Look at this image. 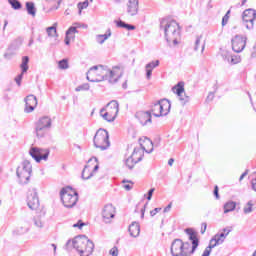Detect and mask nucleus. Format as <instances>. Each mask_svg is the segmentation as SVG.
Returning a JSON list of instances; mask_svg holds the SVG:
<instances>
[{"label":"nucleus","instance_id":"1","mask_svg":"<svg viewBox=\"0 0 256 256\" xmlns=\"http://www.w3.org/2000/svg\"><path fill=\"white\" fill-rule=\"evenodd\" d=\"M123 76V71L119 66L109 69L107 66L98 65L93 66L87 72L86 79L91 83H99L101 81H108V83H117Z\"/></svg>","mask_w":256,"mask_h":256},{"label":"nucleus","instance_id":"2","mask_svg":"<svg viewBox=\"0 0 256 256\" xmlns=\"http://www.w3.org/2000/svg\"><path fill=\"white\" fill-rule=\"evenodd\" d=\"M186 235L190 241H192V246L189 242H183L181 239H175L171 245L172 256H191L197 248L199 247V238L193 229L188 228L185 230Z\"/></svg>","mask_w":256,"mask_h":256},{"label":"nucleus","instance_id":"3","mask_svg":"<svg viewBox=\"0 0 256 256\" xmlns=\"http://www.w3.org/2000/svg\"><path fill=\"white\" fill-rule=\"evenodd\" d=\"M73 247L80 256L93 255L95 244L87 236H76L73 240H68L66 243V249Z\"/></svg>","mask_w":256,"mask_h":256},{"label":"nucleus","instance_id":"4","mask_svg":"<svg viewBox=\"0 0 256 256\" xmlns=\"http://www.w3.org/2000/svg\"><path fill=\"white\" fill-rule=\"evenodd\" d=\"M160 29L163 30L167 43H173V45H179V37L181 30L179 23L171 18H164L160 22Z\"/></svg>","mask_w":256,"mask_h":256},{"label":"nucleus","instance_id":"5","mask_svg":"<svg viewBox=\"0 0 256 256\" xmlns=\"http://www.w3.org/2000/svg\"><path fill=\"white\" fill-rule=\"evenodd\" d=\"M60 197L66 209H73L77 205V201H79V194L71 187L62 188Z\"/></svg>","mask_w":256,"mask_h":256},{"label":"nucleus","instance_id":"6","mask_svg":"<svg viewBox=\"0 0 256 256\" xmlns=\"http://www.w3.org/2000/svg\"><path fill=\"white\" fill-rule=\"evenodd\" d=\"M31 173H33V166L30 161L25 160L16 170L19 183H21V185H27L29 179H31Z\"/></svg>","mask_w":256,"mask_h":256},{"label":"nucleus","instance_id":"7","mask_svg":"<svg viewBox=\"0 0 256 256\" xmlns=\"http://www.w3.org/2000/svg\"><path fill=\"white\" fill-rule=\"evenodd\" d=\"M152 115L154 117H165L171 111V102L168 99H161L152 104Z\"/></svg>","mask_w":256,"mask_h":256},{"label":"nucleus","instance_id":"8","mask_svg":"<svg viewBox=\"0 0 256 256\" xmlns=\"http://www.w3.org/2000/svg\"><path fill=\"white\" fill-rule=\"evenodd\" d=\"M93 143L96 149L106 151L108 147H111V142L109 141V132H107L105 129H99L94 136Z\"/></svg>","mask_w":256,"mask_h":256},{"label":"nucleus","instance_id":"9","mask_svg":"<svg viewBox=\"0 0 256 256\" xmlns=\"http://www.w3.org/2000/svg\"><path fill=\"white\" fill-rule=\"evenodd\" d=\"M99 160L97 157H92L88 160L87 165L82 170V179H91L99 171Z\"/></svg>","mask_w":256,"mask_h":256},{"label":"nucleus","instance_id":"10","mask_svg":"<svg viewBox=\"0 0 256 256\" xmlns=\"http://www.w3.org/2000/svg\"><path fill=\"white\" fill-rule=\"evenodd\" d=\"M256 20V10L255 9H246L242 14V23L248 31H253L255 27Z\"/></svg>","mask_w":256,"mask_h":256},{"label":"nucleus","instance_id":"11","mask_svg":"<svg viewBox=\"0 0 256 256\" xmlns=\"http://www.w3.org/2000/svg\"><path fill=\"white\" fill-rule=\"evenodd\" d=\"M232 49L235 53H241L247 46V37L242 35H236L231 40Z\"/></svg>","mask_w":256,"mask_h":256},{"label":"nucleus","instance_id":"12","mask_svg":"<svg viewBox=\"0 0 256 256\" xmlns=\"http://www.w3.org/2000/svg\"><path fill=\"white\" fill-rule=\"evenodd\" d=\"M27 205L29 209H32V211L39 209L40 203H39V195L37 194V189L32 188L28 191Z\"/></svg>","mask_w":256,"mask_h":256},{"label":"nucleus","instance_id":"13","mask_svg":"<svg viewBox=\"0 0 256 256\" xmlns=\"http://www.w3.org/2000/svg\"><path fill=\"white\" fill-rule=\"evenodd\" d=\"M173 93H176L178 99L182 105H187L189 103L190 98L187 95L183 96L185 93V84L183 82H179L176 86L172 88Z\"/></svg>","mask_w":256,"mask_h":256},{"label":"nucleus","instance_id":"14","mask_svg":"<svg viewBox=\"0 0 256 256\" xmlns=\"http://www.w3.org/2000/svg\"><path fill=\"white\" fill-rule=\"evenodd\" d=\"M231 233V228H224L223 232L220 234H216L211 240L210 244L212 247H218V245H223L225 243V239H227V236Z\"/></svg>","mask_w":256,"mask_h":256},{"label":"nucleus","instance_id":"15","mask_svg":"<svg viewBox=\"0 0 256 256\" xmlns=\"http://www.w3.org/2000/svg\"><path fill=\"white\" fill-rule=\"evenodd\" d=\"M102 217L105 223H111V219L115 217V208L113 204H107L102 211Z\"/></svg>","mask_w":256,"mask_h":256},{"label":"nucleus","instance_id":"16","mask_svg":"<svg viewBox=\"0 0 256 256\" xmlns=\"http://www.w3.org/2000/svg\"><path fill=\"white\" fill-rule=\"evenodd\" d=\"M25 113H33L37 107V97L35 95H28L25 98Z\"/></svg>","mask_w":256,"mask_h":256},{"label":"nucleus","instance_id":"17","mask_svg":"<svg viewBox=\"0 0 256 256\" xmlns=\"http://www.w3.org/2000/svg\"><path fill=\"white\" fill-rule=\"evenodd\" d=\"M135 117L143 126L151 124V112L149 111H139Z\"/></svg>","mask_w":256,"mask_h":256},{"label":"nucleus","instance_id":"18","mask_svg":"<svg viewBox=\"0 0 256 256\" xmlns=\"http://www.w3.org/2000/svg\"><path fill=\"white\" fill-rule=\"evenodd\" d=\"M127 13L131 17H135L139 13V0H128Z\"/></svg>","mask_w":256,"mask_h":256},{"label":"nucleus","instance_id":"19","mask_svg":"<svg viewBox=\"0 0 256 256\" xmlns=\"http://www.w3.org/2000/svg\"><path fill=\"white\" fill-rule=\"evenodd\" d=\"M104 109L117 119V115L119 114V102H117V100H112L104 107Z\"/></svg>","mask_w":256,"mask_h":256},{"label":"nucleus","instance_id":"20","mask_svg":"<svg viewBox=\"0 0 256 256\" xmlns=\"http://www.w3.org/2000/svg\"><path fill=\"white\" fill-rule=\"evenodd\" d=\"M140 148L146 153H153V141L149 138L140 139Z\"/></svg>","mask_w":256,"mask_h":256},{"label":"nucleus","instance_id":"21","mask_svg":"<svg viewBox=\"0 0 256 256\" xmlns=\"http://www.w3.org/2000/svg\"><path fill=\"white\" fill-rule=\"evenodd\" d=\"M38 127H44L46 129H51L53 125V120H51V117L49 116H43L39 118V120L35 124Z\"/></svg>","mask_w":256,"mask_h":256},{"label":"nucleus","instance_id":"22","mask_svg":"<svg viewBox=\"0 0 256 256\" xmlns=\"http://www.w3.org/2000/svg\"><path fill=\"white\" fill-rule=\"evenodd\" d=\"M128 231L131 237H139V234L141 233V226L139 225V222H132L128 228Z\"/></svg>","mask_w":256,"mask_h":256},{"label":"nucleus","instance_id":"23","mask_svg":"<svg viewBox=\"0 0 256 256\" xmlns=\"http://www.w3.org/2000/svg\"><path fill=\"white\" fill-rule=\"evenodd\" d=\"M144 154H145V151L140 146L138 148H134V151L130 157L134 160V162L139 163V161L143 160Z\"/></svg>","mask_w":256,"mask_h":256},{"label":"nucleus","instance_id":"24","mask_svg":"<svg viewBox=\"0 0 256 256\" xmlns=\"http://www.w3.org/2000/svg\"><path fill=\"white\" fill-rule=\"evenodd\" d=\"M156 67H159V60L152 61L145 66V71H146V78L149 80L151 79V75L153 74V69Z\"/></svg>","mask_w":256,"mask_h":256},{"label":"nucleus","instance_id":"25","mask_svg":"<svg viewBox=\"0 0 256 256\" xmlns=\"http://www.w3.org/2000/svg\"><path fill=\"white\" fill-rule=\"evenodd\" d=\"M100 117H102V119H104V121H107L108 123H113V121H115L116 119L115 116L110 112L106 111L105 108H102L100 110Z\"/></svg>","mask_w":256,"mask_h":256},{"label":"nucleus","instance_id":"26","mask_svg":"<svg viewBox=\"0 0 256 256\" xmlns=\"http://www.w3.org/2000/svg\"><path fill=\"white\" fill-rule=\"evenodd\" d=\"M35 133L38 139H43V137H47L49 133V128H44L42 126L35 125Z\"/></svg>","mask_w":256,"mask_h":256},{"label":"nucleus","instance_id":"27","mask_svg":"<svg viewBox=\"0 0 256 256\" xmlns=\"http://www.w3.org/2000/svg\"><path fill=\"white\" fill-rule=\"evenodd\" d=\"M46 33L48 37H54L55 41H57V38L59 37V34L57 33V23H54L53 26L46 28Z\"/></svg>","mask_w":256,"mask_h":256},{"label":"nucleus","instance_id":"28","mask_svg":"<svg viewBox=\"0 0 256 256\" xmlns=\"http://www.w3.org/2000/svg\"><path fill=\"white\" fill-rule=\"evenodd\" d=\"M33 225L36 229H43L45 227V220L41 215L35 216L33 218Z\"/></svg>","mask_w":256,"mask_h":256},{"label":"nucleus","instance_id":"29","mask_svg":"<svg viewBox=\"0 0 256 256\" xmlns=\"http://www.w3.org/2000/svg\"><path fill=\"white\" fill-rule=\"evenodd\" d=\"M26 11H27L28 15L35 17V15H37V8H35V3L26 2Z\"/></svg>","mask_w":256,"mask_h":256},{"label":"nucleus","instance_id":"30","mask_svg":"<svg viewBox=\"0 0 256 256\" xmlns=\"http://www.w3.org/2000/svg\"><path fill=\"white\" fill-rule=\"evenodd\" d=\"M49 159V149H41L38 154V163H41V161H47Z\"/></svg>","mask_w":256,"mask_h":256},{"label":"nucleus","instance_id":"31","mask_svg":"<svg viewBox=\"0 0 256 256\" xmlns=\"http://www.w3.org/2000/svg\"><path fill=\"white\" fill-rule=\"evenodd\" d=\"M110 36H111V30H108L107 34H99V35H97L96 36V41L100 45H103V43H105V41H107Z\"/></svg>","mask_w":256,"mask_h":256},{"label":"nucleus","instance_id":"32","mask_svg":"<svg viewBox=\"0 0 256 256\" xmlns=\"http://www.w3.org/2000/svg\"><path fill=\"white\" fill-rule=\"evenodd\" d=\"M76 33H79V32L77 31V27L71 26V27L66 31V37H67L68 39H71L72 41H74V40H75V34H76Z\"/></svg>","mask_w":256,"mask_h":256},{"label":"nucleus","instance_id":"33","mask_svg":"<svg viewBox=\"0 0 256 256\" xmlns=\"http://www.w3.org/2000/svg\"><path fill=\"white\" fill-rule=\"evenodd\" d=\"M235 207L237 204L233 201H229L224 204V213H231V211H235Z\"/></svg>","mask_w":256,"mask_h":256},{"label":"nucleus","instance_id":"34","mask_svg":"<svg viewBox=\"0 0 256 256\" xmlns=\"http://www.w3.org/2000/svg\"><path fill=\"white\" fill-rule=\"evenodd\" d=\"M22 73H27V71H29V57L28 56H24L22 58V63L20 65Z\"/></svg>","mask_w":256,"mask_h":256},{"label":"nucleus","instance_id":"35","mask_svg":"<svg viewBox=\"0 0 256 256\" xmlns=\"http://www.w3.org/2000/svg\"><path fill=\"white\" fill-rule=\"evenodd\" d=\"M41 151V148H37V147H32L30 148V155L33 159H35V161L38 163L39 160V153Z\"/></svg>","mask_w":256,"mask_h":256},{"label":"nucleus","instance_id":"36","mask_svg":"<svg viewBox=\"0 0 256 256\" xmlns=\"http://www.w3.org/2000/svg\"><path fill=\"white\" fill-rule=\"evenodd\" d=\"M227 61L232 65H237V63H241V56L239 55H232L227 58Z\"/></svg>","mask_w":256,"mask_h":256},{"label":"nucleus","instance_id":"37","mask_svg":"<svg viewBox=\"0 0 256 256\" xmlns=\"http://www.w3.org/2000/svg\"><path fill=\"white\" fill-rule=\"evenodd\" d=\"M243 211L245 215H249V213H253V200H250L247 202V204L243 208Z\"/></svg>","mask_w":256,"mask_h":256},{"label":"nucleus","instance_id":"38","mask_svg":"<svg viewBox=\"0 0 256 256\" xmlns=\"http://www.w3.org/2000/svg\"><path fill=\"white\" fill-rule=\"evenodd\" d=\"M79 12L78 14L81 15L83 9H87V7H89V0H85L84 2H80L77 5Z\"/></svg>","mask_w":256,"mask_h":256},{"label":"nucleus","instance_id":"39","mask_svg":"<svg viewBox=\"0 0 256 256\" xmlns=\"http://www.w3.org/2000/svg\"><path fill=\"white\" fill-rule=\"evenodd\" d=\"M125 165L128 167V169H133V167L137 165V162H135V160L130 156L128 159H126Z\"/></svg>","mask_w":256,"mask_h":256},{"label":"nucleus","instance_id":"40","mask_svg":"<svg viewBox=\"0 0 256 256\" xmlns=\"http://www.w3.org/2000/svg\"><path fill=\"white\" fill-rule=\"evenodd\" d=\"M122 183H123V189H125V191H131V189H133V182L123 180Z\"/></svg>","mask_w":256,"mask_h":256},{"label":"nucleus","instance_id":"41","mask_svg":"<svg viewBox=\"0 0 256 256\" xmlns=\"http://www.w3.org/2000/svg\"><path fill=\"white\" fill-rule=\"evenodd\" d=\"M215 249V247L209 242V245L205 248L204 252L201 256H209L211 255V251Z\"/></svg>","mask_w":256,"mask_h":256},{"label":"nucleus","instance_id":"42","mask_svg":"<svg viewBox=\"0 0 256 256\" xmlns=\"http://www.w3.org/2000/svg\"><path fill=\"white\" fill-rule=\"evenodd\" d=\"M58 68L59 69H69V62L67 60L63 59L58 62Z\"/></svg>","mask_w":256,"mask_h":256},{"label":"nucleus","instance_id":"43","mask_svg":"<svg viewBox=\"0 0 256 256\" xmlns=\"http://www.w3.org/2000/svg\"><path fill=\"white\" fill-rule=\"evenodd\" d=\"M89 89H90L89 84H88V83H85V84H82V85L76 87V88H75V91H76V92H79V91H89Z\"/></svg>","mask_w":256,"mask_h":256},{"label":"nucleus","instance_id":"44","mask_svg":"<svg viewBox=\"0 0 256 256\" xmlns=\"http://www.w3.org/2000/svg\"><path fill=\"white\" fill-rule=\"evenodd\" d=\"M10 4L13 7V9H21V2L17 0H10Z\"/></svg>","mask_w":256,"mask_h":256},{"label":"nucleus","instance_id":"45","mask_svg":"<svg viewBox=\"0 0 256 256\" xmlns=\"http://www.w3.org/2000/svg\"><path fill=\"white\" fill-rule=\"evenodd\" d=\"M29 231V228L27 227H20L16 230L17 235H25V233H27Z\"/></svg>","mask_w":256,"mask_h":256},{"label":"nucleus","instance_id":"46","mask_svg":"<svg viewBox=\"0 0 256 256\" xmlns=\"http://www.w3.org/2000/svg\"><path fill=\"white\" fill-rule=\"evenodd\" d=\"M201 45V36H198L195 41L194 50L199 51V46Z\"/></svg>","mask_w":256,"mask_h":256},{"label":"nucleus","instance_id":"47","mask_svg":"<svg viewBox=\"0 0 256 256\" xmlns=\"http://www.w3.org/2000/svg\"><path fill=\"white\" fill-rule=\"evenodd\" d=\"M109 254L112 256H119V249L117 247H113L110 251Z\"/></svg>","mask_w":256,"mask_h":256},{"label":"nucleus","instance_id":"48","mask_svg":"<svg viewBox=\"0 0 256 256\" xmlns=\"http://www.w3.org/2000/svg\"><path fill=\"white\" fill-rule=\"evenodd\" d=\"M23 72L15 78V81L19 87H21V80L23 79Z\"/></svg>","mask_w":256,"mask_h":256},{"label":"nucleus","instance_id":"49","mask_svg":"<svg viewBox=\"0 0 256 256\" xmlns=\"http://www.w3.org/2000/svg\"><path fill=\"white\" fill-rule=\"evenodd\" d=\"M153 193H155V188H152L148 191V196H147V200L151 201L152 197H153Z\"/></svg>","mask_w":256,"mask_h":256},{"label":"nucleus","instance_id":"50","mask_svg":"<svg viewBox=\"0 0 256 256\" xmlns=\"http://www.w3.org/2000/svg\"><path fill=\"white\" fill-rule=\"evenodd\" d=\"M229 17L230 16H223V18H222V27H225V25H227V23H229Z\"/></svg>","mask_w":256,"mask_h":256},{"label":"nucleus","instance_id":"51","mask_svg":"<svg viewBox=\"0 0 256 256\" xmlns=\"http://www.w3.org/2000/svg\"><path fill=\"white\" fill-rule=\"evenodd\" d=\"M84 226H85V223H83V222H81V221H79V222L76 223V224H73V227H74V228H77V227H78V229H83Z\"/></svg>","mask_w":256,"mask_h":256},{"label":"nucleus","instance_id":"52","mask_svg":"<svg viewBox=\"0 0 256 256\" xmlns=\"http://www.w3.org/2000/svg\"><path fill=\"white\" fill-rule=\"evenodd\" d=\"M159 211H161V208H155L154 210H151L150 211L151 217H155V215H157V213H159Z\"/></svg>","mask_w":256,"mask_h":256},{"label":"nucleus","instance_id":"53","mask_svg":"<svg viewBox=\"0 0 256 256\" xmlns=\"http://www.w3.org/2000/svg\"><path fill=\"white\" fill-rule=\"evenodd\" d=\"M116 25H117V27H121V28L125 29L127 23L120 20V21L116 22Z\"/></svg>","mask_w":256,"mask_h":256},{"label":"nucleus","instance_id":"54","mask_svg":"<svg viewBox=\"0 0 256 256\" xmlns=\"http://www.w3.org/2000/svg\"><path fill=\"white\" fill-rule=\"evenodd\" d=\"M171 207H173V203L170 202V203L167 205V207L164 208L163 212H164V213H169V212L171 211Z\"/></svg>","mask_w":256,"mask_h":256},{"label":"nucleus","instance_id":"55","mask_svg":"<svg viewBox=\"0 0 256 256\" xmlns=\"http://www.w3.org/2000/svg\"><path fill=\"white\" fill-rule=\"evenodd\" d=\"M125 29H127V31H135V26L131 24H126Z\"/></svg>","mask_w":256,"mask_h":256},{"label":"nucleus","instance_id":"56","mask_svg":"<svg viewBox=\"0 0 256 256\" xmlns=\"http://www.w3.org/2000/svg\"><path fill=\"white\" fill-rule=\"evenodd\" d=\"M207 231V223L203 222L202 223V228H201V234L203 235Z\"/></svg>","mask_w":256,"mask_h":256},{"label":"nucleus","instance_id":"57","mask_svg":"<svg viewBox=\"0 0 256 256\" xmlns=\"http://www.w3.org/2000/svg\"><path fill=\"white\" fill-rule=\"evenodd\" d=\"M214 196L216 197V199H219V187L215 186L214 188Z\"/></svg>","mask_w":256,"mask_h":256},{"label":"nucleus","instance_id":"58","mask_svg":"<svg viewBox=\"0 0 256 256\" xmlns=\"http://www.w3.org/2000/svg\"><path fill=\"white\" fill-rule=\"evenodd\" d=\"M248 173H249V170H246V171L240 176L239 181H241L242 179H245V177H247Z\"/></svg>","mask_w":256,"mask_h":256},{"label":"nucleus","instance_id":"59","mask_svg":"<svg viewBox=\"0 0 256 256\" xmlns=\"http://www.w3.org/2000/svg\"><path fill=\"white\" fill-rule=\"evenodd\" d=\"M215 97V94L209 93L207 96V101H213V98Z\"/></svg>","mask_w":256,"mask_h":256},{"label":"nucleus","instance_id":"60","mask_svg":"<svg viewBox=\"0 0 256 256\" xmlns=\"http://www.w3.org/2000/svg\"><path fill=\"white\" fill-rule=\"evenodd\" d=\"M251 183H252V189H253V191L256 192V179H253Z\"/></svg>","mask_w":256,"mask_h":256},{"label":"nucleus","instance_id":"61","mask_svg":"<svg viewBox=\"0 0 256 256\" xmlns=\"http://www.w3.org/2000/svg\"><path fill=\"white\" fill-rule=\"evenodd\" d=\"M71 41V38H67V36H65V45H70Z\"/></svg>","mask_w":256,"mask_h":256},{"label":"nucleus","instance_id":"62","mask_svg":"<svg viewBox=\"0 0 256 256\" xmlns=\"http://www.w3.org/2000/svg\"><path fill=\"white\" fill-rule=\"evenodd\" d=\"M173 163H175V159L170 158V159L168 160V165H169L170 167H172V166H173Z\"/></svg>","mask_w":256,"mask_h":256},{"label":"nucleus","instance_id":"63","mask_svg":"<svg viewBox=\"0 0 256 256\" xmlns=\"http://www.w3.org/2000/svg\"><path fill=\"white\" fill-rule=\"evenodd\" d=\"M7 25H9V22L7 20H5L4 21L3 31H5V29L7 28Z\"/></svg>","mask_w":256,"mask_h":256},{"label":"nucleus","instance_id":"64","mask_svg":"<svg viewBox=\"0 0 256 256\" xmlns=\"http://www.w3.org/2000/svg\"><path fill=\"white\" fill-rule=\"evenodd\" d=\"M31 45H33V38L29 40L28 47H31Z\"/></svg>","mask_w":256,"mask_h":256}]
</instances>
